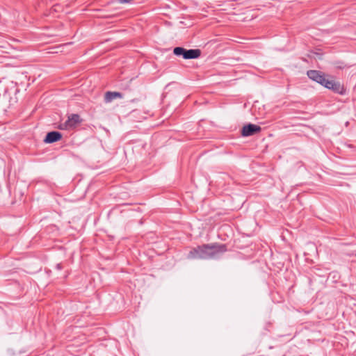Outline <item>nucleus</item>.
I'll return each mask as SVG.
<instances>
[{"label": "nucleus", "mask_w": 356, "mask_h": 356, "mask_svg": "<svg viewBox=\"0 0 356 356\" xmlns=\"http://www.w3.org/2000/svg\"><path fill=\"white\" fill-rule=\"evenodd\" d=\"M62 138V134L57 131H52L48 132L43 142L47 144H51L56 143L58 140H60Z\"/></svg>", "instance_id": "obj_6"}, {"label": "nucleus", "mask_w": 356, "mask_h": 356, "mask_svg": "<svg viewBox=\"0 0 356 356\" xmlns=\"http://www.w3.org/2000/svg\"><path fill=\"white\" fill-rule=\"evenodd\" d=\"M122 94L120 92L108 91L105 93L104 101L106 102H111L117 98H122Z\"/></svg>", "instance_id": "obj_8"}, {"label": "nucleus", "mask_w": 356, "mask_h": 356, "mask_svg": "<svg viewBox=\"0 0 356 356\" xmlns=\"http://www.w3.org/2000/svg\"><path fill=\"white\" fill-rule=\"evenodd\" d=\"M82 122V119L80 115L76 113H74L68 116L67 120V123L70 124V129L76 128L81 122Z\"/></svg>", "instance_id": "obj_7"}, {"label": "nucleus", "mask_w": 356, "mask_h": 356, "mask_svg": "<svg viewBox=\"0 0 356 356\" xmlns=\"http://www.w3.org/2000/svg\"><path fill=\"white\" fill-rule=\"evenodd\" d=\"M261 130L260 126L252 123L245 124L241 130V135L243 137H249L259 133Z\"/></svg>", "instance_id": "obj_5"}, {"label": "nucleus", "mask_w": 356, "mask_h": 356, "mask_svg": "<svg viewBox=\"0 0 356 356\" xmlns=\"http://www.w3.org/2000/svg\"><path fill=\"white\" fill-rule=\"evenodd\" d=\"M307 75L309 79L323 86L328 74L320 70H309L307 72Z\"/></svg>", "instance_id": "obj_4"}, {"label": "nucleus", "mask_w": 356, "mask_h": 356, "mask_svg": "<svg viewBox=\"0 0 356 356\" xmlns=\"http://www.w3.org/2000/svg\"><path fill=\"white\" fill-rule=\"evenodd\" d=\"M282 356H285V355H282Z\"/></svg>", "instance_id": "obj_12"}, {"label": "nucleus", "mask_w": 356, "mask_h": 356, "mask_svg": "<svg viewBox=\"0 0 356 356\" xmlns=\"http://www.w3.org/2000/svg\"><path fill=\"white\" fill-rule=\"evenodd\" d=\"M132 0H118V2L120 3H129Z\"/></svg>", "instance_id": "obj_10"}, {"label": "nucleus", "mask_w": 356, "mask_h": 356, "mask_svg": "<svg viewBox=\"0 0 356 356\" xmlns=\"http://www.w3.org/2000/svg\"><path fill=\"white\" fill-rule=\"evenodd\" d=\"M56 268L57 270H61L63 268L62 264H57L56 266Z\"/></svg>", "instance_id": "obj_11"}, {"label": "nucleus", "mask_w": 356, "mask_h": 356, "mask_svg": "<svg viewBox=\"0 0 356 356\" xmlns=\"http://www.w3.org/2000/svg\"><path fill=\"white\" fill-rule=\"evenodd\" d=\"M227 245L218 243L203 244L192 248L188 253V259H211L227 251Z\"/></svg>", "instance_id": "obj_1"}, {"label": "nucleus", "mask_w": 356, "mask_h": 356, "mask_svg": "<svg viewBox=\"0 0 356 356\" xmlns=\"http://www.w3.org/2000/svg\"><path fill=\"white\" fill-rule=\"evenodd\" d=\"M173 54L184 60H191L198 58L201 56L202 51L200 49H187L182 47H176L173 49Z\"/></svg>", "instance_id": "obj_3"}, {"label": "nucleus", "mask_w": 356, "mask_h": 356, "mask_svg": "<svg viewBox=\"0 0 356 356\" xmlns=\"http://www.w3.org/2000/svg\"><path fill=\"white\" fill-rule=\"evenodd\" d=\"M58 128L60 129H65V130H69V129H70V124H67V120L64 122V123H62L59 125Z\"/></svg>", "instance_id": "obj_9"}, {"label": "nucleus", "mask_w": 356, "mask_h": 356, "mask_svg": "<svg viewBox=\"0 0 356 356\" xmlns=\"http://www.w3.org/2000/svg\"><path fill=\"white\" fill-rule=\"evenodd\" d=\"M323 86L337 95H345L347 93L346 88L344 87L343 84L336 81L334 76L330 74H328L327 77L325 79Z\"/></svg>", "instance_id": "obj_2"}]
</instances>
